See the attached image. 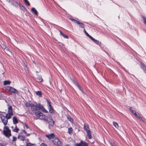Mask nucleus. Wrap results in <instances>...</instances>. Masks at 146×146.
I'll return each mask as SVG.
<instances>
[{"instance_id":"nucleus-1","label":"nucleus","mask_w":146,"mask_h":146,"mask_svg":"<svg viewBox=\"0 0 146 146\" xmlns=\"http://www.w3.org/2000/svg\"><path fill=\"white\" fill-rule=\"evenodd\" d=\"M35 115L38 117L40 119L43 120L45 121H47L48 120L47 117L45 115H43V113L40 111L36 112L35 113Z\"/></svg>"},{"instance_id":"nucleus-2","label":"nucleus","mask_w":146,"mask_h":146,"mask_svg":"<svg viewBox=\"0 0 146 146\" xmlns=\"http://www.w3.org/2000/svg\"><path fill=\"white\" fill-rule=\"evenodd\" d=\"M4 134L7 137H9L11 135V130L8 126H5L3 131Z\"/></svg>"},{"instance_id":"nucleus-3","label":"nucleus","mask_w":146,"mask_h":146,"mask_svg":"<svg viewBox=\"0 0 146 146\" xmlns=\"http://www.w3.org/2000/svg\"><path fill=\"white\" fill-rule=\"evenodd\" d=\"M84 129L86 131L87 135L89 139L92 138V136L91 134V131L89 128V127L87 124H85L84 125Z\"/></svg>"},{"instance_id":"nucleus-4","label":"nucleus","mask_w":146,"mask_h":146,"mask_svg":"<svg viewBox=\"0 0 146 146\" xmlns=\"http://www.w3.org/2000/svg\"><path fill=\"white\" fill-rule=\"evenodd\" d=\"M13 113L12 111V108L11 106H10L8 108V113L6 114V116H7V119H10L11 116L13 115Z\"/></svg>"},{"instance_id":"nucleus-5","label":"nucleus","mask_w":146,"mask_h":146,"mask_svg":"<svg viewBox=\"0 0 146 146\" xmlns=\"http://www.w3.org/2000/svg\"><path fill=\"white\" fill-rule=\"evenodd\" d=\"M6 90L12 93L17 94L18 91L15 88L11 87L8 86L6 88Z\"/></svg>"},{"instance_id":"nucleus-6","label":"nucleus","mask_w":146,"mask_h":146,"mask_svg":"<svg viewBox=\"0 0 146 146\" xmlns=\"http://www.w3.org/2000/svg\"><path fill=\"white\" fill-rule=\"evenodd\" d=\"M47 102L49 112L51 113H54V111L51 106L50 102L48 100H47Z\"/></svg>"},{"instance_id":"nucleus-7","label":"nucleus","mask_w":146,"mask_h":146,"mask_svg":"<svg viewBox=\"0 0 146 146\" xmlns=\"http://www.w3.org/2000/svg\"><path fill=\"white\" fill-rule=\"evenodd\" d=\"M7 116H5L1 117V120L5 126L7 125L8 122V119H7Z\"/></svg>"},{"instance_id":"nucleus-8","label":"nucleus","mask_w":146,"mask_h":146,"mask_svg":"<svg viewBox=\"0 0 146 146\" xmlns=\"http://www.w3.org/2000/svg\"><path fill=\"white\" fill-rule=\"evenodd\" d=\"M53 142L55 145L58 146H60L61 144V141L57 138H55Z\"/></svg>"},{"instance_id":"nucleus-9","label":"nucleus","mask_w":146,"mask_h":146,"mask_svg":"<svg viewBox=\"0 0 146 146\" xmlns=\"http://www.w3.org/2000/svg\"><path fill=\"white\" fill-rule=\"evenodd\" d=\"M38 104H34L32 103L31 107V109L33 111H35L37 109H38Z\"/></svg>"},{"instance_id":"nucleus-10","label":"nucleus","mask_w":146,"mask_h":146,"mask_svg":"<svg viewBox=\"0 0 146 146\" xmlns=\"http://www.w3.org/2000/svg\"><path fill=\"white\" fill-rule=\"evenodd\" d=\"M88 145V144L87 142L81 141L79 143H76V146H87Z\"/></svg>"},{"instance_id":"nucleus-11","label":"nucleus","mask_w":146,"mask_h":146,"mask_svg":"<svg viewBox=\"0 0 146 146\" xmlns=\"http://www.w3.org/2000/svg\"><path fill=\"white\" fill-rule=\"evenodd\" d=\"M38 110H41L42 111L46 113H47L48 112V111L45 109L42 105L38 104Z\"/></svg>"},{"instance_id":"nucleus-12","label":"nucleus","mask_w":146,"mask_h":146,"mask_svg":"<svg viewBox=\"0 0 146 146\" xmlns=\"http://www.w3.org/2000/svg\"><path fill=\"white\" fill-rule=\"evenodd\" d=\"M45 137H47L49 139H54L55 138V136L54 133H52L48 135H45Z\"/></svg>"},{"instance_id":"nucleus-13","label":"nucleus","mask_w":146,"mask_h":146,"mask_svg":"<svg viewBox=\"0 0 146 146\" xmlns=\"http://www.w3.org/2000/svg\"><path fill=\"white\" fill-rule=\"evenodd\" d=\"M25 136L22 135L21 133L18 136V139L22 141H24L25 140Z\"/></svg>"},{"instance_id":"nucleus-14","label":"nucleus","mask_w":146,"mask_h":146,"mask_svg":"<svg viewBox=\"0 0 146 146\" xmlns=\"http://www.w3.org/2000/svg\"><path fill=\"white\" fill-rule=\"evenodd\" d=\"M141 67L144 71V72L146 74V66L143 64H141Z\"/></svg>"},{"instance_id":"nucleus-15","label":"nucleus","mask_w":146,"mask_h":146,"mask_svg":"<svg viewBox=\"0 0 146 146\" xmlns=\"http://www.w3.org/2000/svg\"><path fill=\"white\" fill-rule=\"evenodd\" d=\"M4 51L6 54H9L11 53V52L9 50V48L7 47L4 49Z\"/></svg>"},{"instance_id":"nucleus-16","label":"nucleus","mask_w":146,"mask_h":146,"mask_svg":"<svg viewBox=\"0 0 146 146\" xmlns=\"http://www.w3.org/2000/svg\"><path fill=\"white\" fill-rule=\"evenodd\" d=\"M31 11L33 13H35V14L36 15H38V12L36 10V9H35L34 8H32L31 9Z\"/></svg>"},{"instance_id":"nucleus-17","label":"nucleus","mask_w":146,"mask_h":146,"mask_svg":"<svg viewBox=\"0 0 146 146\" xmlns=\"http://www.w3.org/2000/svg\"><path fill=\"white\" fill-rule=\"evenodd\" d=\"M13 122L15 124L18 123V120L15 117H13Z\"/></svg>"},{"instance_id":"nucleus-18","label":"nucleus","mask_w":146,"mask_h":146,"mask_svg":"<svg viewBox=\"0 0 146 146\" xmlns=\"http://www.w3.org/2000/svg\"><path fill=\"white\" fill-rule=\"evenodd\" d=\"M35 93L38 96L40 97L42 96V93L40 91H36Z\"/></svg>"},{"instance_id":"nucleus-19","label":"nucleus","mask_w":146,"mask_h":146,"mask_svg":"<svg viewBox=\"0 0 146 146\" xmlns=\"http://www.w3.org/2000/svg\"><path fill=\"white\" fill-rule=\"evenodd\" d=\"M11 81L9 80H5L3 82V84L4 85L9 84L11 83Z\"/></svg>"},{"instance_id":"nucleus-20","label":"nucleus","mask_w":146,"mask_h":146,"mask_svg":"<svg viewBox=\"0 0 146 146\" xmlns=\"http://www.w3.org/2000/svg\"><path fill=\"white\" fill-rule=\"evenodd\" d=\"M49 123L51 126H52L54 123V122L52 119H50V120L49 121Z\"/></svg>"},{"instance_id":"nucleus-21","label":"nucleus","mask_w":146,"mask_h":146,"mask_svg":"<svg viewBox=\"0 0 146 146\" xmlns=\"http://www.w3.org/2000/svg\"><path fill=\"white\" fill-rule=\"evenodd\" d=\"M37 79L39 80L38 81L40 82H42V77L40 75L38 76L37 77Z\"/></svg>"},{"instance_id":"nucleus-22","label":"nucleus","mask_w":146,"mask_h":146,"mask_svg":"<svg viewBox=\"0 0 146 146\" xmlns=\"http://www.w3.org/2000/svg\"><path fill=\"white\" fill-rule=\"evenodd\" d=\"M78 25H79L80 27L84 29V25L83 23L79 22Z\"/></svg>"},{"instance_id":"nucleus-23","label":"nucleus","mask_w":146,"mask_h":146,"mask_svg":"<svg viewBox=\"0 0 146 146\" xmlns=\"http://www.w3.org/2000/svg\"><path fill=\"white\" fill-rule=\"evenodd\" d=\"M141 16L143 19L144 24L146 25V17L142 15H141Z\"/></svg>"},{"instance_id":"nucleus-24","label":"nucleus","mask_w":146,"mask_h":146,"mask_svg":"<svg viewBox=\"0 0 146 146\" xmlns=\"http://www.w3.org/2000/svg\"><path fill=\"white\" fill-rule=\"evenodd\" d=\"M113 125L117 129H119V126L118 125V124L115 122H113Z\"/></svg>"},{"instance_id":"nucleus-25","label":"nucleus","mask_w":146,"mask_h":146,"mask_svg":"<svg viewBox=\"0 0 146 146\" xmlns=\"http://www.w3.org/2000/svg\"><path fill=\"white\" fill-rule=\"evenodd\" d=\"M68 133L70 134L72 133V129L71 127H69L68 128Z\"/></svg>"},{"instance_id":"nucleus-26","label":"nucleus","mask_w":146,"mask_h":146,"mask_svg":"<svg viewBox=\"0 0 146 146\" xmlns=\"http://www.w3.org/2000/svg\"><path fill=\"white\" fill-rule=\"evenodd\" d=\"M26 146H36V145L35 144H32L30 143H27Z\"/></svg>"},{"instance_id":"nucleus-27","label":"nucleus","mask_w":146,"mask_h":146,"mask_svg":"<svg viewBox=\"0 0 146 146\" xmlns=\"http://www.w3.org/2000/svg\"><path fill=\"white\" fill-rule=\"evenodd\" d=\"M15 129H13V130L15 132H18V131L19 130V129L17 128L16 125H15Z\"/></svg>"},{"instance_id":"nucleus-28","label":"nucleus","mask_w":146,"mask_h":146,"mask_svg":"<svg viewBox=\"0 0 146 146\" xmlns=\"http://www.w3.org/2000/svg\"><path fill=\"white\" fill-rule=\"evenodd\" d=\"M67 118L68 119V120L70 122H72L73 121L72 119L70 117V116H67Z\"/></svg>"},{"instance_id":"nucleus-29","label":"nucleus","mask_w":146,"mask_h":146,"mask_svg":"<svg viewBox=\"0 0 146 146\" xmlns=\"http://www.w3.org/2000/svg\"><path fill=\"white\" fill-rule=\"evenodd\" d=\"M24 1L25 4H27L29 6L30 5V4L27 0H24Z\"/></svg>"},{"instance_id":"nucleus-30","label":"nucleus","mask_w":146,"mask_h":146,"mask_svg":"<svg viewBox=\"0 0 146 146\" xmlns=\"http://www.w3.org/2000/svg\"><path fill=\"white\" fill-rule=\"evenodd\" d=\"M32 103L30 104L27 103L25 104V106L27 107H31Z\"/></svg>"},{"instance_id":"nucleus-31","label":"nucleus","mask_w":146,"mask_h":146,"mask_svg":"<svg viewBox=\"0 0 146 146\" xmlns=\"http://www.w3.org/2000/svg\"><path fill=\"white\" fill-rule=\"evenodd\" d=\"M132 113L136 117H137V114L135 111H132Z\"/></svg>"},{"instance_id":"nucleus-32","label":"nucleus","mask_w":146,"mask_h":146,"mask_svg":"<svg viewBox=\"0 0 146 146\" xmlns=\"http://www.w3.org/2000/svg\"><path fill=\"white\" fill-rule=\"evenodd\" d=\"M94 42L97 44H99L100 43L98 40L96 39L95 40Z\"/></svg>"},{"instance_id":"nucleus-33","label":"nucleus","mask_w":146,"mask_h":146,"mask_svg":"<svg viewBox=\"0 0 146 146\" xmlns=\"http://www.w3.org/2000/svg\"><path fill=\"white\" fill-rule=\"evenodd\" d=\"M1 46L3 49H4V50L7 47L5 45L3 44H1Z\"/></svg>"},{"instance_id":"nucleus-34","label":"nucleus","mask_w":146,"mask_h":146,"mask_svg":"<svg viewBox=\"0 0 146 146\" xmlns=\"http://www.w3.org/2000/svg\"><path fill=\"white\" fill-rule=\"evenodd\" d=\"M84 31L85 34L86 35L89 37V36L90 35L84 29Z\"/></svg>"},{"instance_id":"nucleus-35","label":"nucleus","mask_w":146,"mask_h":146,"mask_svg":"<svg viewBox=\"0 0 146 146\" xmlns=\"http://www.w3.org/2000/svg\"><path fill=\"white\" fill-rule=\"evenodd\" d=\"M62 36L63 37H64V38H68V36L66 35H64V34H62Z\"/></svg>"},{"instance_id":"nucleus-36","label":"nucleus","mask_w":146,"mask_h":146,"mask_svg":"<svg viewBox=\"0 0 146 146\" xmlns=\"http://www.w3.org/2000/svg\"><path fill=\"white\" fill-rule=\"evenodd\" d=\"M136 117L139 119V120L141 121L142 120V118L139 115H137V117Z\"/></svg>"},{"instance_id":"nucleus-37","label":"nucleus","mask_w":146,"mask_h":146,"mask_svg":"<svg viewBox=\"0 0 146 146\" xmlns=\"http://www.w3.org/2000/svg\"><path fill=\"white\" fill-rule=\"evenodd\" d=\"M6 143H0V146H6Z\"/></svg>"},{"instance_id":"nucleus-38","label":"nucleus","mask_w":146,"mask_h":146,"mask_svg":"<svg viewBox=\"0 0 146 146\" xmlns=\"http://www.w3.org/2000/svg\"><path fill=\"white\" fill-rule=\"evenodd\" d=\"M17 140V137L15 136H13V141H15Z\"/></svg>"},{"instance_id":"nucleus-39","label":"nucleus","mask_w":146,"mask_h":146,"mask_svg":"<svg viewBox=\"0 0 146 146\" xmlns=\"http://www.w3.org/2000/svg\"><path fill=\"white\" fill-rule=\"evenodd\" d=\"M89 37L93 41L95 40V39L93 38L92 36H91L90 35L89 36Z\"/></svg>"},{"instance_id":"nucleus-40","label":"nucleus","mask_w":146,"mask_h":146,"mask_svg":"<svg viewBox=\"0 0 146 146\" xmlns=\"http://www.w3.org/2000/svg\"><path fill=\"white\" fill-rule=\"evenodd\" d=\"M5 116L3 115L2 113L0 111V117L1 118V117Z\"/></svg>"},{"instance_id":"nucleus-41","label":"nucleus","mask_w":146,"mask_h":146,"mask_svg":"<svg viewBox=\"0 0 146 146\" xmlns=\"http://www.w3.org/2000/svg\"><path fill=\"white\" fill-rule=\"evenodd\" d=\"M74 22H75V23H77V24H78V23H79V22L77 21V20H74V21H73Z\"/></svg>"},{"instance_id":"nucleus-42","label":"nucleus","mask_w":146,"mask_h":146,"mask_svg":"<svg viewBox=\"0 0 146 146\" xmlns=\"http://www.w3.org/2000/svg\"><path fill=\"white\" fill-rule=\"evenodd\" d=\"M41 146H47L46 144L44 143H42L41 144Z\"/></svg>"},{"instance_id":"nucleus-43","label":"nucleus","mask_w":146,"mask_h":146,"mask_svg":"<svg viewBox=\"0 0 146 146\" xmlns=\"http://www.w3.org/2000/svg\"><path fill=\"white\" fill-rule=\"evenodd\" d=\"M21 8L23 10H25L26 9V8L23 6V7H21Z\"/></svg>"},{"instance_id":"nucleus-44","label":"nucleus","mask_w":146,"mask_h":146,"mask_svg":"<svg viewBox=\"0 0 146 146\" xmlns=\"http://www.w3.org/2000/svg\"><path fill=\"white\" fill-rule=\"evenodd\" d=\"M75 84L76 85L77 87H78V86H80V85H79V84H78V83H77V82H76L75 83Z\"/></svg>"},{"instance_id":"nucleus-45","label":"nucleus","mask_w":146,"mask_h":146,"mask_svg":"<svg viewBox=\"0 0 146 146\" xmlns=\"http://www.w3.org/2000/svg\"><path fill=\"white\" fill-rule=\"evenodd\" d=\"M16 3L19 6H21V4L20 3L17 2Z\"/></svg>"},{"instance_id":"nucleus-46","label":"nucleus","mask_w":146,"mask_h":146,"mask_svg":"<svg viewBox=\"0 0 146 146\" xmlns=\"http://www.w3.org/2000/svg\"><path fill=\"white\" fill-rule=\"evenodd\" d=\"M22 131L24 132L25 133V134H26L27 133V132L25 131V130L23 129V130H22Z\"/></svg>"},{"instance_id":"nucleus-47","label":"nucleus","mask_w":146,"mask_h":146,"mask_svg":"<svg viewBox=\"0 0 146 146\" xmlns=\"http://www.w3.org/2000/svg\"><path fill=\"white\" fill-rule=\"evenodd\" d=\"M78 88L79 89V90L81 91L82 92H83L82 91V90H81V87L80 86H78Z\"/></svg>"},{"instance_id":"nucleus-48","label":"nucleus","mask_w":146,"mask_h":146,"mask_svg":"<svg viewBox=\"0 0 146 146\" xmlns=\"http://www.w3.org/2000/svg\"><path fill=\"white\" fill-rule=\"evenodd\" d=\"M129 110H130V111L132 112V111H133V110L132 109H131V108L130 107L129 108Z\"/></svg>"},{"instance_id":"nucleus-49","label":"nucleus","mask_w":146,"mask_h":146,"mask_svg":"<svg viewBox=\"0 0 146 146\" xmlns=\"http://www.w3.org/2000/svg\"><path fill=\"white\" fill-rule=\"evenodd\" d=\"M59 32L60 33V34L61 35H62V34H63L61 32V31H59Z\"/></svg>"},{"instance_id":"nucleus-50","label":"nucleus","mask_w":146,"mask_h":146,"mask_svg":"<svg viewBox=\"0 0 146 146\" xmlns=\"http://www.w3.org/2000/svg\"><path fill=\"white\" fill-rule=\"evenodd\" d=\"M25 126L26 127V128L27 129H28L29 128V127H28V126L26 124H25Z\"/></svg>"},{"instance_id":"nucleus-51","label":"nucleus","mask_w":146,"mask_h":146,"mask_svg":"<svg viewBox=\"0 0 146 146\" xmlns=\"http://www.w3.org/2000/svg\"><path fill=\"white\" fill-rule=\"evenodd\" d=\"M26 134V135L27 136H29L30 135V134L29 133H27Z\"/></svg>"},{"instance_id":"nucleus-52","label":"nucleus","mask_w":146,"mask_h":146,"mask_svg":"<svg viewBox=\"0 0 146 146\" xmlns=\"http://www.w3.org/2000/svg\"><path fill=\"white\" fill-rule=\"evenodd\" d=\"M70 19L71 21H74V20H75V19H72V18H71V19Z\"/></svg>"},{"instance_id":"nucleus-53","label":"nucleus","mask_w":146,"mask_h":146,"mask_svg":"<svg viewBox=\"0 0 146 146\" xmlns=\"http://www.w3.org/2000/svg\"><path fill=\"white\" fill-rule=\"evenodd\" d=\"M12 5H13V6H14L15 7H16V5H15L14 4H12Z\"/></svg>"},{"instance_id":"nucleus-54","label":"nucleus","mask_w":146,"mask_h":146,"mask_svg":"<svg viewBox=\"0 0 146 146\" xmlns=\"http://www.w3.org/2000/svg\"><path fill=\"white\" fill-rule=\"evenodd\" d=\"M23 5H21V6H19L21 8V7H23Z\"/></svg>"},{"instance_id":"nucleus-55","label":"nucleus","mask_w":146,"mask_h":146,"mask_svg":"<svg viewBox=\"0 0 146 146\" xmlns=\"http://www.w3.org/2000/svg\"><path fill=\"white\" fill-rule=\"evenodd\" d=\"M11 128H12V129H13V128H14L13 127V126H12V127H11Z\"/></svg>"},{"instance_id":"nucleus-56","label":"nucleus","mask_w":146,"mask_h":146,"mask_svg":"<svg viewBox=\"0 0 146 146\" xmlns=\"http://www.w3.org/2000/svg\"><path fill=\"white\" fill-rule=\"evenodd\" d=\"M26 140H27V141H29V140H28V139H26Z\"/></svg>"}]
</instances>
